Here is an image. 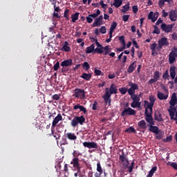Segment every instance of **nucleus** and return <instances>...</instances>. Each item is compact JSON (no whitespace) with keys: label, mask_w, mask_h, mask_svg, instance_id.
I'll use <instances>...</instances> for the list:
<instances>
[{"label":"nucleus","mask_w":177,"mask_h":177,"mask_svg":"<svg viewBox=\"0 0 177 177\" xmlns=\"http://www.w3.org/2000/svg\"><path fill=\"white\" fill-rule=\"evenodd\" d=\"M117 85L112 84L110 88H105V93L102 96L106 104L111 106V95H115L118 93Z\"/></svg>","instance_id":"1"},{"label":"nucleus","mask_w":177,"mask_h":177,"mask_svg":"<svg viewBox=\"0 0 177 177\" xmlns=\"http://www.w3.org/2000/svg\"><path fill=\"white\" fill-rule=\"evenodd\" d=\"M169 43L167 39V37H162L158 41V46L157 47V44L153 43L151 45L150 49L152 50L151 55L152 56H156V55H158V52L161 51L162 49V46H168Z\"/></svg>","instance_id":"2"},{"label":"nucleus","mask_w":177,"mask_h":177,"mask_svg":"<svg viewBox=\"0 0 177 177\" xmlns=\"http://www.w3.org/2000/svg\"><path fill=\"white\" fill-rule=\"evenodd\" d=\"M80 156H82V153H80L78 151H74L73 152V158L71 162V165H73V168H76V169H80V162H81V160H80Z\"/></svg>","instance_id":"3"},{"label":"nucleus","mask_w":177,"mask_h":177,"mask_svg":"<svg viewBox=\"0 0 177 177\" xmlns=\"http://www.w3.org/2000/svg\"><path fill=\"white\" fill-rule=\"evenodd\" d=\"M149 101L145 100L144 101V106L145 109L149 110L151 113H153V107L154 106V103H156V97L153 95H149Z\"/></svg>","instance_id":"4"},{"label":"nucleus","mask_w":177,"mask_h":177,"mask_svg":"<svg viewBox=\"0 0 177 177\" xmlns=\"http://www.w3.org/2000/svg\"><path fill=\"white\" fill-rule=\"evenodd\" d=\"M84 122L85 117H84V115L74 116L73 119L71 122V125L73 128H75V127H78V124L84 125Z\"/></svg>","instance_id":"5"},{"label":"nucleus","mask_w":177,"mask_h":177,"mask_svg":"<svg viewBox=\"0 0 177 177\" xmlns=\"http://www.w3.org/2000/svg\"><path fill=\"white\" fill-rule=\"evenodd\" d=\"M131 96V99L133 102L131 104V107L133 109H140V97L138 96L136 94L129 95Z\"/></svg>","instance_id":"6"},{"label":"nucleus","mask_w":177,"mask_h":177,"mask_svg":"<svg viewBox=\"0 0 177 177\" xmlns=\"http://www.w3.org/2000/svg\"><path fill=\"white\" fill-rule=\"evenodd\" d=\"M70 66H73V60L69 58L68 59L64 60L61 63V67H62V73H68V67H70Z\"/></svg>","instance_id":"7"},{"label":"nucleus","mask_w":177,"mask_h":177,"mask_svg":"<svg viewBox=\"0 0 177 177\" xmlns=\"http://www.w3.org/2000/svg\"><path fill=\"white\" fill-rule=\"evenodd\" d=\"M136 111L131 107L124 108L120 113L121 117H128V115H135Z\"/></svg>","instance_id":"8"},{"label":"nucleus","mask_w":177,"mask_h":177,"mask_svg":"<svg viewBox=\"0 0 177 177\" xmlns=\"http://www.w3.org/2000/svg\"><path fill=\"white\" fill-rule=\"evenodd\" d=\"M145 120L147 121V122H148V124H149V125H154V119L153 118V112L150 111V113H149V109H145Z\"/></svg>","instance_id":"9"},{"label":"nucleus","mask_w":177,"mask_h":177,"mask_svg":"<svg viewBox=\"0 0 177 177\" xmlns=\"http://www.w3.org/2000/svg\"><path fill=\"white\" fill-rule=\"evenodd\" d=\"M74 96L77 99H85V90H82L81 88H75L74 90Z\"/></svg>","instance_id":"10"},{"label":"nucleus","mask_w":177,"mask_h":177,"mask_svg":"<svg viewBox=\"0 0 177 177\" xmlns=\"http://www.w3.org/2000/svg\"><path fill=\"white\" fill-rule=\"evenodd\" d=\"M129 86H130L129 89L127 91L129 95H135V91L139 89L138 84L133 83L132 82H129Z\"/></svg>","instance_id":"11"},{"label":"nucleus","mask_w":177,"mask_h":177,"mask_svg":"<svg viewBox=\"0 0 177 177\" xmlns=\"http://www.w3.org/2000/svg\"><path fill=\"white\" fill-rule=\"evenodd\" d=\"M119 160L122 162L124 168H127L128 165H129V160L127 158V155H125L124 151H122V154L120 155Z\"/></svg>","instance_id":"12"},{"label":"nucleus","mask_w":177,"mask_h":177,"mask_svg":"<svg viewBox=\"0 0 177 177\" xmlns=\"http://www.w3.org/2000/svg\"><path fill=\"white\" fill-rule=\"evenodd\" d=\"M83 146L87 149H99V145L95 142H84Z\"/></svg>","instance_id":"13"},{"label":"nucleus","mask_w":177,"mask_h":177,"mask_svg":"<svg viewBox=\"0 0 177 177\" xmlns=\"http://www.w3.org/2000/svg\"><path fill=\"white\" fill-rule=\"evenodd\" d=\"M102 50H104V56H111V57H114L115 56V53H111V48L110 46H106L105 47H102Z\"/></svg>","instance_id":"14"},{"label":"nucleus","mask_w":177,"mask_h":177,"mask_svg":"<svg viewBox=\"0 0 177 177\" xmlns=\"http://www.w3.org/2000/svg\"><path fill=\"white\" fill-rule=\"evenodd\" d=\"M174 28V25L169 24L167 25L166 24H161V30L165 32H172V28Z\"/></svg>","instance_id":"15"},{"label":"nucleus","mask_w":177,"mask_h":177,"mask_svg":"<svg viewBox=\"0 0 177 177\" xmlns=\"http://www.w3.org/2000/svg\"><path fill=\"white\" fill-rule=\"evenodd\" d=\"M175 111H176V108H175V106H170V109H168L171 120H174L176 124H177V118H175Z\"/></svg>","instance_id":"16"},{"label":"nucleus","mask_w":177,"mask_h":177,"mask_svg":"<svg viewBox=\"0 0 177 177\" xmlns=\"http://www.w3.org/2000/svg\"><path fill=\"white\" fill-rule=\"evenodd\" d=\"M63 120V117L60 113H59L53 120V123H52V129H53L57 124H59V121Z\"/></svg>","instance_id":"17"},{"label":"nucleus","mask_w":177,"mask_h":177,"mask_svg":"<svg viewBox=\"0 0 177 177\" xmlns=\"http://www.w3.org/2000/svg\"><path fill=\"white\" fill-rule=\"evenodd\" d=\"M176 57H177V53L175 51L172 50L169 55V62L170 64H174V62L176 60Z\"/></svg>","instance_id":"18"},{"label":"nucleus","mask_w":177,"mask_h":177,"mask_svg":"<svg viewBox=\"0 0 177 177\" xmlns=\"http://www.w3.org/2000/svg\"><path fill=\"white\" fill-rule=\"evenodd\" d=\"M154 120L155 121H158V122H161L162 121H164V119L162 118V115L161 114V113L159 112V111H155Z\"/></svg>","instance_id":"19"},{"label":"nucleus","mask_w":177,"mask_h":177,"mask_svg":"<svg viewBox=\"0 0 177 177\" xmlns=\"http://www.w3.org/2000/svg\"><path fill=\"white\" fill-rule=\"evenodd\" d=\"M95 45L97 46L95 51L97 52V53H99L100 55H101V53H104V50H103V45L100 44V43H99V41H97V40L95 42Z\"/></svg>","instance_id":"20"},{"label":"nucleus","mask_w":177,"mask_h":177,"mask_svg":"<svg viewBox=\"0 0 177 177\" xmlns=\"http://www.w3.org/2000/svg\"><path fill=\"white\" fill-rule=\"evenodd\" d=\"M169 104L171 105V107H175V104H177L176 93L172 94Z\"/></svg>","instance_id":"21"},{"label":"nucleus","mask_w":177,"mask_h":177,"mask_svg":"<svg viewBox=\"0 0 177 177\" xmlns=\"http://www.w3.org/2000/svg\"><path fill=\"white\" fill-rule=\"evenodd\" d=\"M78 109L80 111H82L84 113V114H86V113L88 111H86V108H85L84 106H82L80 104H77L73 106V110H78Z\"/></svg>","instance_id":"22"},{"label":"nucleus","mask_w":177,"mask_h":177,"mask_svg":"<svg viewBox=\"0 0 177 177\" xmlns=\"http://www.w3.org/2000/svg\"><path fill=\"white\" fill-rule=\"evenodd\" d=\"M95 50V44H93L92 45L86 48V53L87 55H89L90 53H97V52H96Z\"/></svg>","instance_id":"23"},{"label":"nucleus","mask_w":177,"mask_h":177,"mask_svg":"<svg viewBox=\"0 0 177 177\" xmlns=\"http://www.w3.org/2000/svg\"><path fill=\"white\" fill-rule=\"evenodd\" d=\"M169 71L171 80H175V77L176 76V67L175 66H171Z\"/></svg>","instance_id":"24"},{"label":"nucleus","mask_w":177,"mask_h":177,"mask_svg":"<svg viewBox=\"0 0 177 177\" xmlns=\"http://www.w3.org/2000/svg\"><path fill=\"white\" fill-rule=\"evenodd\" d=\"M68 45H70L68 41H65L63 44L62 48H61V50L62 52H70L71 50V48H70V46H68Z\"/></svg>","instance_id":"25"},{"label":"nucleus","mask_w":177,"mask_h":177,"mask_svg":"<svg viewBox=\"0 0 177 177\" xmlns=\"http://www.w3.org/2000/svg\"><path fill=\"white\" fill-rule=\"evenodd\" d=\"M149 131L150 132H153V133H158L160 131H158V127L157 126H153V124H149Z\"/></svg>","instance_id":"26"},{"label":"nucleus","mask_w":177,"mask_h":177,"mask_svg":"<svg viewBox=\"0 0 177 177\" xmlns=\"http://www.w3.org/2000/svg\"><path fill=\"white\" fill-rule=\"evenodd\" d=\"M135 68H136V61H134L128 68L127 73H133L135 71Z\"/></svg>","instance_id":"27"},{"label":"nucleus","mask_w":177,"mask_h":177,"mask_svg":"<svg viewBox=\"0 0 177 177\" xmlns=\"http://www.w3.org/2000/svg\"><path fill=\"white\" fill-rule=\"evenodd\" d=\"M117 26H118V24L115 21H113L111 24L110 29H109V35L111 36V34H113V32H114V30H115V28H117Z\"/></svg>","instance_id":"28"},{"label":"nucleus","mask_w":177,"mask_h":177,"mask_svg":"<svg viewBox=\"0 0 177 177\" xmlns=\"http://www.w3.org/2000/svg\"><path fill=\"white\" fill-rule=\"evenodd\" d=\"M80 77L83 78V80H85L86 81H89L92 78V74L84 73Z\"/></svg>","instance_id":"29"},{"label":"nucleus","mask_w":177,"mask_h":177,"mask_svg":"<svg viewBox=\"0 0 177 177\" xmlns=\"http://www.w3.org/2000/svg\"><path fill=\"white\" fill-rule=\"evenodd\" d=\"M66 138L69 140H77V136L74 133H67Z\"/></svg>","instance_id":"30"},{"label":"nucleus","mask_w":177,"mask_h":177,"mask_svg":"<svg viewBox=\"0 0 177 177\" xmlns=\"http://www.w3.org/2000/svg\"><path fill=\"white\" fill-rule=\"evenodd\" d=\"M157 96L159 100H167L168 99V95H164V93L161 92H158Z\"/></svg>","instance_id":"31"},{"label":"nucleus","mask_w":177,"mask_h":177,"mask_svg":"<svg viewBox=\"0 0 177 177\" xmlns=\"http://www.w3.org/2000/svg\"><path fill=\"white\" fill-rule=\"evenodd\" d=\"M103 24V21L99 20L97 18L95 19V21L92 24V27H100Z\"/></svg>","instance_id":"32"},{"label":"nucleus","mask_w":177,"mask_h":177,"mask_svg":"<svg viewBox=\"0 0 177 177\" xmlns=\"http://www.w3.org/2000/svg\"><path fill=\"white\" fill-rule=\"evenodd\" d=\"M138 125L141 129H146V128H147L146 126V121H145V120H142L138 122Z\"/></svg>","instance_id":"33"},{"label":"nucleus","mask_w":177,"mask_h":177,"mask_svg":"<svg viewBox=\"0 0 177 177\" xmlns=\"http://www.w3.org/2000/svg\"><path fill=\"white\" fill-rule=\"evenodd\" d=\"M156 171H157V167L156 166L153 167L151 169V170L149 171V174L147 176V177H153V176L154 175Z\"/></svg>","instance_id":"34"},{"label":"nucleus","mask_w":177,"mask_h":177,"mask_svg":"<svg viewBox=\"0 0 177 177\" xmlns=\"http://www.w3.org/2000/svg\"><path fill=\"white\" fill-rule=\"evenodd\" d=\"M78 17H80V12H75V14L72 15V23H75V21L78 20Z\"/></svg>","instance_id":"35"},{"label":"nucleus","mask_w":177,"mask_h":177,"mask_svg":"<svg viewBox=\"0 0 177 177\" xmlns=\"http://www.w3.org/2000/svg\"><path fill=\"white\" fill-rule=\"evenodd\" d=\"M114 3H113L115 8H120L122 5V0H113Z\"/></svg>","instance_id":"36"},{"label":"nucleus","mask_w":177,"mask_h":177,"mask_svg":"<svg viewBox=\"0 0 177 177\" xmlns=\"http://www.w3.org/2000/svg\"><path fill=\"white\" fill-rule=\"evenodd\" d=\"M129 3H127L126 5L122 6V8L121 10L122 13H127L129 10Z\"/></svg>","instance_id":"37"},{"label":"nucleus","mask_w":177,"mask_h":177,"mask_svg":"<svg viewBox=\"0 0 177 177\" xmlns=\"http://www.w3.org/2000/svg\"><path fill=\"white\" fill-rule=\"evenodd\" d=\"M175 11L174 10H171L169 13V19L170 20H171V21H175Z\"/></svg>","instance_id":"38"},{"label":"nucleus","mask_w":177,"mask_h":177,"mask_svg":"<svg viewBox=\"0 0 177 177\" xmlns=\"http://www.w3.org/2000/svg\"><path fill=\"white\" fill-rule=\"evenodd\" d=\"M64 177H68V165L67 164L64 165Z\"/></svg>","instance_id":"39"},{"label":"nucleus","mask_w":177,"mask_h":177,"mask_svg":"<svg viewBox=\"0 0 177 177\" xmlns=\"http://www.w3.org/2000/svg\"><path fill=\"white\" fill-rule=\"evenodd\" d=\"M125 132H128L129 133H136V130L133 127H130L125 130Z\"/></svg>","instance_id":"40"},{"label":"nucleus","mask_w":177,"mask_h":177,"mask_svg":"<svg viewBox=\"0 0 177 177\" xmlns=\"http://www.w3.org/2000/svg\"><path fill=\"white\" fill-rule=\"evenodd\" d=\"M62 162H63V160L57 161V163L55 165V168L57 171H60L62 169Z\"/></svg>","instance_id":"41"},{"label":"nucleus","mask_w":177,"mask_h":177,"mask_svg":"<svg viewBox=\"0 0 177 177\" xmlns=\"http://www.w3.org/2000/svg\"><path fill=\"white\" fill-rule=\"evenodd\" d=\"M68 13H70V10L66 9L65 11H64V17L66 20H70V17H69Z\"/></svg>","instance_id":"42"},{"label":"nucleus","mask_w":177,"mask_h":177,"mask_svg":"<svg viewBox=\"0 0 177 177\" xmlns=\"http://www.w3.org/2000/svg\"><path fill=\"white\" fill-rule=\"evenodd\" d=\"M153 79H155L156 81H158L160 80V71H156L153 73Z\"/></svg>","instance_id":"43"},{"label":"nucleus","mask_w":177,"mask_h":177,"mask_svg":"<svg viewBox=\"0 0 177 177\" xmlns=\"http://www.w3.org/2000/svg\"><path fill=\"white\" fill-rule=\"evenodd\" d=\"M119 41L123 46H126L127 44L125 43V37H124V36L119 37Z\"/></svg>","instance_id":"44"},{"label":"nucleus","mask_w":177,"mask_h":177,"mask_svg":"<svg viewBox=\"0 0 177 177\" xmlns=\"http://www.w3.org/2000/svg\"><path fill=\"white\" fill-rule=\"evenodd\" d=\"M163 80H169V72L168 70H166L165 72L162 75Z\"/></svg>","instance_id":"45"},{"label":"nucleus","mask_w":177,"mask_h":177,"mask_svg":"<svg viewBox=\"0 0 177 177\" xmlns=\"http://www.w3.org/2000/svg\"><path fill=\"white\" fill-rule=\"evenodd\" d=\"M119 91L122 93V95H125L127 92H128V88L125 87H122L119 88Z\"/></svg>","instance_id":"46"},{"label":"nucleus","mask_w":177,"mask_h":177,"mask_svg":"<svg viewBox=\"0 0 177 177\" xmlns=\"http://www.w3.org/2000/svg\"><path fill=\"white\" fill-rule=\"evenodd\" d=\"M83 68H84V70H86V71H88V70H89V68H91V66H89V63H88L87 62H84Z\"/></svg>","instance_id":"47"},{"label":"nucleus","mask_w":177,"mask_h":177,"mask_svg":"<svg viewBox=\"0 0 177 177\" xmlns=\"http://www.w3.org/2000/svg\"><path fill=\"white\" fill-rule=\"evenodd\" d=\"M153 16H158V12H156L155 14L153 12V11H151L149 14L148 15V19L151 20Z\"/></svg>","instance_id":"48"},{"label":"nucleus","mask_w":177,"mask_h":177,"mask_svg":"<svg viewBox=\"0 0 177 177\" xmlns=\"http://www.w3.org/2000/svg\"><path fill=\"white\" fill-rule=\"evenodd\" d=\"M94 74L95 75H104V74L103 73V72H102V71L99 70V69H95L94 70Z\"/></svg>","instance_id":"49"},{"label":"nucleus","mask_w":177,"mask_h":177,"mask_svg":"<svg viewBox=\"0 0 177 177\" xmlns=\"http://www.w3.org/2000/svg\"><path fill=\"white\" fill-rule=\"evenodd\" d=\"M59 67H60V62H59V61H57L53 66L54 71H57V70H59Z\"/></svg>","instance_id":"50"},{"label":"nucleus","mask_w":177,"mask_h":177,"mask_svg":"<svg viewBox=\"0 0 177 177\" xmlns=\"http://www.w3.org/2000/svg\"><path fill=\"white\" fill-rule=\"evenodd\" d=\"M97 171L100 174H103V169H102V166L100 165V162L97 164Z\"/></svg>","instance_id":"51"},{"label":"nucleus","mask_w":177,"mask_h":177,"mask_svg":"<svg viewBox=\"0 0 177 177\" xmlns=\"http://www.w3.org/2000/svg\"><path fill=\"white\" fill-rule=\"evenodd\" d=\"M165 2H167L165 0H159V1H158L159 8H162V6H164V5H165Z\"/></svg>","instance_id":"52"},{"label":"nucleus","mask_w":177,"mask_h":177,"mask_svg":"<svg viewBox=\"0 0 177 177\" xmlns=\"http://www.w3.org/2000/svg\"><path fill=\"white\" fill-rule=\"evenodd\" d=\"M133 165H135V162H132L131 163V165L129 167V172L131 174V172H132V171H133Z\"/></svg>","instance_id":"53"},{"label":"nucleus","mask_w":177,"mask_h":177,"mask_svg":"<svg viewBox=\"0 0 177 177\" xmlns=\"http://www.w3.org/2000/svg\"><path fill=\"white\" fill-rule=\"evenodd\" d=\"M106 31L107 30L105 26H102L101 28H100V32H101V34H106Z\"/></svg>","instance_id":"54"},{"label":"nucleus","mask_w":177,"mask_h":177,"mask_svg":"<svg viewBox=\"0 0 177 177\" xmlns=\"http://www.w3.org/2000/svg\"><path fill=\"white\" fill-rule=\"evenodd\" d=\"M53 100H59L60 99V95L59 94H55L52 96Z\"/></svg>","instance_id":"55"},{"label":"nucleus","mask_w":177,"mask_h":177,"mask_svg":"<svg viewBox=\"0 0 177 177\" xmlns=\"http://www.w3.org/2000/svg\"><path fill=\"white\" fill-rule=\"evenodd\" d=\"M154 30H153V34H160V28L157 27V26H153Z\"/></svg>","instance_id":"56"},{"label":"nucleus","mask_w":177,"mask_h":177,"mask_svg":"<svg viewBox=\"0 0 177 177\" xmlns=\"http://www.w3.org/2000/svg\"><path fill=\"white\" fill-rule=\"evenodd\" d=\"M86 19L87 23H88L89 24H91V23H92V21H93V19H92L91 17H90L89 15L88 17H86Z\"/></svg>","instance_id":"57"},{"label":"nucleus","mask_w":177,"mask_h":177,"mask_svg":"<svg viewBox=\"0 0 177 177\" xmlns=\"http://www.w3.org/2000/svg\"><path fill=\"white\" fill-rule=\"evenodd\" d=\"M100 5H101L103 9H106L107 8V4H105L103 0H101L100 2Z\"/></svg>","instance_id":"58"},{"label":"nucleus","mask_w":177,"mask_h":177,"mask_svg":"<svg viewBox=\"0 0 177 177\" xmlns=\"http://www.w3.org/2000/svg\"><path fill=\"white\" fill-rule=\"evenodd\" d=\"M122 20L125 22H127V20H129V15H123Z\"/></svg>","instance_id":"59"},{"label":"nucleus","mask_w":177,"mask_h":177,"mask_svg":"<svg viewBox=\"0 0 177 177\" xmlns=\"http://www.w3.org/2000/svg\"><path fill=\"white\" fill-rule=\"evenodd\" d=\"M97 102L95 101L94 103L93 104V107L92 109L93 110H97Z\"/></svg>","instance_id":"60"},{"label":"nucleus","mask_w":177,"mask_h":177,"mask_svg":"<svg viewBox=\"0 0 177 177\" xmlns=\"http://www.w3.org/2000/svg\"><path fill=\"white\" fill-rule=\"evenodd\" d=\"M171 167H172V168H174V169H176L177 171V163L175 162H172L170 164Z\"/></svg>","instance_id":"61"},{"label":"nucleus","mask_w":177,"mask_h":177,"mask_svg":"<svg viewBox=\"0 0 177 177\" xmlns=\"http://www.w3.org/2000/svg\"><path fill=\"white\" fill-rule=\"evenodd\" d=\"M172 141V136H167L164 142H169Z\"/></svg>","instance_id":"62"},{"label":"nucleus","mask_w":177,"mask_h":177,"mask_svg":"<svg viewBox=\"0 0 177 177\" xmlns=\"http://www.w3.org/2000/svg\"><path fill=\"white\" fill-rule=\"evenodd\" d=\"M156 135V139H158V140H160V139H162V135H161V133H159L158 132V133H155Z\"/></svg>","instance_id":"63"},{"label":"nucleus","mask_w":177,"mask_h":177,"mask_svg":"<svg viewBox=\"0 0 177 177\" xmlns=\"http://www.w3.org/2000/svg\"><path fill=\"white\" fill-rule=\"evenodd\" d=\"M133 13H138V10H139V8H138V6H133L132 7Z\"/></svg>","instance_id":"64"}]
</instances>
